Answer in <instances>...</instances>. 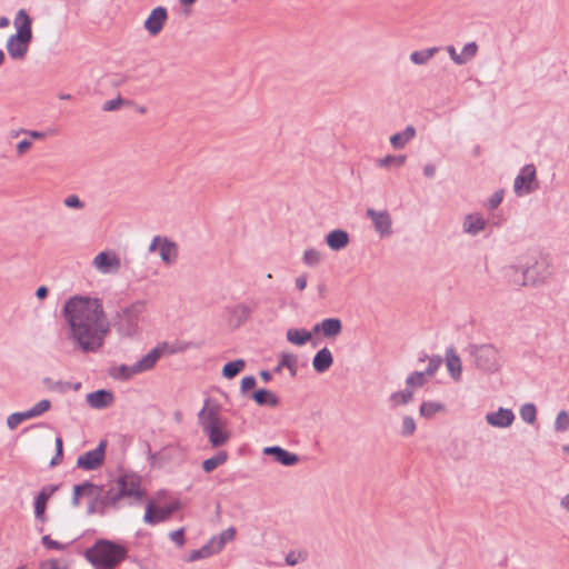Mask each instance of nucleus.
<instances>
[{
  "instance_id": "nucleus-1",
  "label": "nucleus",
  "mask_w": 569,
  "mask_h": 569,
  "mask_svg": "<svg viewBox=\"0 0 569 569\" xmlns=\"http://www.w3.org/2000/svg\"><path fill=\"white\" fill-rule=\"evenodd\" d=\"M66 339L74 350L96 353L102 349L111 323L102 299L90 295L69 297L61 310Z\"/></svg>"
},
{
  "instance_id": "nucleus-2",
  "label": "nucleus",
  "mask_w": 569,
  "mask_h": 569,
  "mask_svg": "<svg viewBox=\"0 0 569 569\" xmlns=\"http://www.w3.org/2000/svg\"><path fill=\"white\" fill-rule=\"evenodd\" d=\"M549 259L536 250L508 253L503 277L515 286L538 287L549 278Z\"/></svg>"
},
{
  "instance_id": "nucleus-3",
  "label": "nucleus",
  "mask_w": 569,
  "mask_h": 569,
  "mask_svg": "<svg viewBox=\"0 0 569 569\" xmlns=\"http://www.w3.org/2000/svg\"><path fill=\"white\" fill-rule=\"evenodd\" d=\"M198 422L212 448H221L230 441L232 432L228 420L221 416L219 405L206 401L198 413Z\"/></svg>"
},
{
  "instance_id": "nucleus-4",
  "label": "nucleus",
  "mask_w": 569,
  "mask_h": 569,
  "mask_svg": "<svg viewBox=\"0 0 569 569\" xmlns=\"http://www.w3.org/2000/svg\"><path fill=\"white\" fill-rule=\"evenodd\" d=\"M84 556L96 569H114L126 558L127 549L120 543L100 539L86 550Z\"/></svg>"
},
{
  "instance_id": "nucleus-5",
  "label": "nucleus",
  "mask_w": 569,
  "mask_h": 569,
  "mask_svg": "<svg viewBox=\"0 0 569 569\" xmlns=\"http://www.w3.org/2000/svg\"><path fill=\"white\" fill-rule=\"evenodd\" d=\"M142 495L140 477L133 473H126L120 476L107 491V499L114 507L121 498H141Z\"/></svg>"
},
{
  "instance_id": "nucleus-6",
  "label": "nucleus",
  "mask_w": 569,
  "mask_h": 569,
  "mask_svg": "<svg viewBox=\"0 0 569 569\" xmlns=\"http://www.w3.org/2000/svg\"><path fill=\"white\" fill-rule=\"evenodd\" d=\"M162 493L150 499L146 507L143 521L148 525H157L163 522L170 518V516L180 508V502L177 500L170 501L169 503L162 505Z\"/></svg>"
},
{
  "instance_id": "nucleus-7",
  "label": "nucleus",
  "mask_w": 569,
  "mask_h": 569,
  "mask_svg": "<svg viewBox=\"0 0 569 569\" xmlns=\"http://www.w3.org/2000/svg\"><path fill=\"white\" fill-rule=\"evenodd\" d=\"M150 253H157L161 262L167 267H172L179 259L178 244L164 236H156L151 239L148 247Z\"/></svg>"
},
{
  "instance_id": "nucleus-8",
  "label": "nucleus",
  "mask_w": 569,
  "mask_h": 569,
  "mask_svg": "<svg viewBox=\"0 0 569 569\" xmlns=\"http://www.w3.org/2000/svg\"><path fill=\"white\" fill-rule=\"evenodd\" d=\"M91 268L100 276H114L121 270V259L112 249L101 250L93 256Z\"/></svg>"
},
{
  "instance_id": "nucleus-9",
  "label": "nucleus",
  "mask_w": 569,
  "mask_h": 569,
  "mask_svg": "<svg viewBox=\"0 0 569 569\" xmlns=\"http://www.w3.org/2000/svg\"><path fill=\"white\" fill-rule=\"evenodd\" d=\"M168 20V9L163 6L154 7L143 21V29L149 37L156 38L163 31Z\"/></svg>"
},
{
  "instance_id": "nucleus-10",
  "label": "nucleus",
  "mask_w": 569,
  "mask_h": 569,
  "mask_svg": "<svg viewBox=\"0 0 569 569\" xmlns=\"http://www.w3.org/2000/svg\"><path fill=\"white\" fill-rule=\"evenodd\" d=\"M58 487L54 485L44 486L41 491L36 496L33 502L34 519L38 523L44 525L48 521L46 513L49 499L57 491Z\"/></svg>"
},
{
  "instance_id": "nucleus-11",
  "label": "nucleus",
  "mask_w": 569,
  "mask_h": 569,
  "mask_svg": "<svg viewBox=\"0 0 569 569\" xmlns=\"http://www.w3.org/2000/svg\"><path fill=\"white\" fill-rule=\"evenodd\" d=\"M489 226V220L479 212H471L463 217L461 229L465 234L476 237L483 232Z\"/></svg>"
},
{
  "instance_id": "nucleus-12",
  "label": "nucleus",
  "mask_w": 569,
  "mask_h": 569,
  "mask_svg": "<svg viewBox=\"0 0 569 569\" xmlns=\"http://www.w3.org/2000/svg\"><path fill=\"white\" fill-rule=\"evenodd\" d=\"M31 41L32 40H30V39L10 34L6 41V49H7L9 57L13 61L24 60L29 52Z\"/></svg>"
},
{
  "instance_id": "nucleus-13",
  "label": "nucleus",
  "mask_w": 569,
  "mask_h": 569,
  "mask_svg": "<svg viewBox=\"0 0 569 569\" xmlns=\"http://www.w3.org/2000/svg\"><path fill=\"white\" fill-rule=\"evenodd\" d=\"M144 309V302L136 301L122 310V317L128 322L126 327H121V331L126 336H133L138 332V317Z\"/></svg>"
},
{
  "instance_id": "nucleus-14",
  "label": "nucleus",
  "mask_w": 569,
  "mask_h": 569,
  "mask_svg": "<svg viewBox=\"0 0 569 569\" xmlns=\"http://www.w3.org/2000/svg\"><path fill=\"white\" fill-rule=\"evenodd\" d=\"M367 216L372 221L376 232L381 237H389L392 232V219L386 210L368 209Z\"/></svg>"
},
{
  "instance_id": "nucleus-15",
  "label": "nucleus",
  "mask_w": 569,
  "mask_h": 569,
  "mask_svg": "<svg viewBox=\"0 0 569 569\" xmlns=\"http://www.w3.org/2000/svg\"><path fill=\"white\" fill-rule=\"evenodd\" d=\"M447 413V405L438 399H423L419 406V416L426 420H432Z\"/></svg>"
},
{
  "instance_id": "nucleus-16",
  "label": "nucleus",
  "mask_w": 569,
  "mask_h": 569,
  "mask_svg": "<svg viewBox=\"0 0 569 569\" xmlns=\"http://www.w3.org/2000/svg\"><path fill=\"white\" fill-rule=\"evenodd\" d=\"M446 51L455 64L463 66L477 56L478 44L475 41L468 42L463 46L460 52H458L453 46H448Z\"/></svg>"
},
{
  "instance_id": "nucleus-17",
  "label": "nucleus",
  "mask_w": 569,
  "mask_h": 569,
  "mask_svg": "<svg viewBox=\"0 0 569 569\" xmlns=\"http://www.w3.org/2000/svg\"><path fill=\"white\" fill-rule=\"evenodd\" d=\"M104 458V445L100 443L96 449L88 451L77 459V466L84 470H94L101 466Z\"/></svg>"
},
{
  "instance_id": "nucleus-18",
  "label": "nucleus",
  "mask_w": 569,
  "mask_h": 569,
  "mask_svg": "<svg viewBox=\"0 0 569 569\" xmlns=\"http://www.w3.org/2000/svg\"><path fill=\"white\" fill-rule=\"evenodd\" d=\"M86 402L91 409L102 410L114 403V395L111 390L100 389L88 393Z\"/></svg>"
},
{
  "instance_id": "nucleus-19",
  "label": "nucleus",
  "mask_w": 569,
  "mask_h": 569,
  "mask_svg": "<svg viewBox=\"0 0 569 569\" xmlns=\"http://www.w3.org/2000/svg\"><path fill=\"white\" fill-rule=\"evenodd\" d=\"M313 333H321L327 339H336L342 332V322L339 318H326L316 323Z\"/></svg>"
},
{
  "instance_id": "nucleus-20",
  "label": "nucleus",
  "mask_w": 569,
  "mask_h": 569,
  "mask_svg": "<svg viewBox=\"0 0 569 569\" xmlns=\"http://www.w3.org/2000/svg\"><path fill=\"white\" fill-rule=\"evenodd\" d=\"M252 315V309L247 303H237L227 309L228 323L233 328H239L247 322Z\"/></svg>"
},
{
  "instance_id": "nucleus-21",
  "label": "nucleus",
  "mask_w": 569,
  "mask_h": 569,
  "mask_svg": "<svg viewBox=\"0 0 569 569\" xmlns=\"http://www.w3.org/2000/svg\"><path fill=\"white\" fill-rule=\"evenodd\" d=\"M13 27L16 30V32L13 33L14 36L30 40L33 39L32 19L24 9H19L17 11L13 19Z\"/></svg>"
},
{
  "instance_id": "nucleus-22",
  "label": "nucleus",
  "mask_w": 569,
  "mask_h": 569,
  "mask_svg": "<svg viewBox=\"0 0 569 569\" xmlns=\"http://www.w3.org/2000/svg\"><path fill=\"white\" fill-rule=\"evenodd\" d=\"M102 496V489L91 482H83L73 487V506H79L80 499L86 497L90 500H98Z\"/></svg>"
},
{
  "instance_id": "nucleus-23",
  "label": "nucleus",
  "mask_w": 569,
  "mask_h": 569,
  "mask_svg": "<svg viewBox=\"0 0 569 569\" xmlns=\"http://www.w3.org/2000/svg\"><path fill=\"white\" fill-rule=\"evenodd\" d=\"M476 365L481 369H489L496 359V348L491 345H481L473 348Z\"/></svg>"
},
{
  "instance_id": "nucleus-24",
  "label": "nucleus",
  "mask_w": 569,
  "mask_h": 569,
  "mask_svg": "<svg viewBox=\"0 0 569 569\" xmlns=\"http://www.w3.org/2000/svg\"><path fill=\"white\" fill-rule=\"evenodd\" d=\"M325 241L332 251H341L349 246L350 236L346 230L335 229L326 234Z\"/></svg>"
},
{
  "instance_id": "nucleus-25",
  "label": "nucleus",
  "mask_w": 569,
  "mask_h": 569,
  "mask_svg": "<svg viewBox=\"0 0 569 569\" xmlns=\"http://www.w3.org/2000/svg\"><path fill=\"white\" fill-rule=\"evenodd\" d=\"M161 357H163V352L158 343L148 353L134 362L138 373L140 375L152 370Z\"/></svg>"
},
{
  "instance_id": "nucleus-26",
  "label": "nucleus",
  "mask_w": 569,
  "mask_h": 569,
  "mask_svg": "<svg viewBox=\"0 0 569 569\" xmlns=\"http://www.w3.org/2000/svg\"><path fill=\"white\" fill-rule=\"evenodd\" d=\"M266 456H272L273 459L283 466H295L299 462V457L281 447H266L263 449Z\"/></svg>"
},
{
  "instance_id": "nucleus-27",
  "label": "nucleus",
  "mask_w": 569,
  "mask_h": 569,
  "mask_svg": "<svg viewBox=\"0 0 569 569\" xmlns=\"http://www.w3.org/2000/svg\"><path fill=\"white\" fill-rule=\"evenodd\" d=\"M446 367L451 379L459 382L462 377V362L453 349L446 351Z\"/></svg>"
},
{
  "instance_id": "nucleus-28",
  "label": "nucleus",
  "mask_w": 569,
  "mask_h": 569,
  "mask_svg": "<svg viewBox=\"0 0 569 569\" xmlns=\"http://www.w3.org/2000/svg\"><path fill=\"white\" fill-rule=\"evenodd\" d=\"M416 134V128L413 126H407L405 130L391 134L389 141L395 150H402Z\"/></svg>"
},
{
  "instance_id": "nucleus-29",
  "label": "nucleus",
  "mask_w": 569,
  "mask_h": 569,
  "mask_svg": "<svg viewBox=\"0 0 569 569\" xmlns=\"http://www.w3.org/2000/svg\"><path fill=\"white\" fill-rule=\"evenodd\" d=\"M332 353L328 348L325 347L315 355L312 359V367L317 372L322 373L332 366Z\"/></svg>"
},
{
  "instance_id": "nucleus-30",
  "label": "nucleus",
  "mask_w": 569,
  "mask_h": 569,
  "mask_svg": "<svg viewBox=\"0 0 569 569\" xmlns=\"http://www.w3.org/2000/svg\"><path fill=\"white\" fill-rule=\"evenodd\" d=\"M159 346L163 352V356L182 353L196 347L193 342L182 340H176L173 342L162 341L159 342Z\"/></svg>"
},
{
  "instance_id": "nucleus-31",
  "label": "nucleus",
  "mask_w": 569,
  "mask_h": 569,
  "mask_svg": "<svg viewBox=\"0 0 569 569\" xmlns=\"http://www.w3.org/2000/svg\"><path fill=\"white\" fill-rule=\"evenodd\" d=\"M236 529L230 527L223 531H221L218 536H213L208 543L214 551V553H219L227 542H230L234 539Z\"/></svg>"
},
{
  "instance_id": "nucleus-32",
  "label": "nucleus",
  "mask_w": 569,
  "mask_h": 569,
  "mask_svg": "<svg viewBox=\"0 0 569 569\" xmlns=\"http://www.w3.org/2000/svg\"><path fill=\"white\" fill-rule=\"evenodd\" d=\"M312 331L307 329L290 328L286 332L288 342L295 346H303L312 339Z\"/></svg>"
},
{
  "instance_id": "nucleus-33",
  "label": "nucleus",
  "mask_w": 569,
  "mask_h": 569,
  "mask_svg": "<svg viewBox=\"0 0 569 569\" xmlns=\"http://www.w3.org/2000/svg\"><path fill=\"white\" fill-rule=\"evenodd\" d=\"M252 399L257 402L259 406H267V407H277L279 405V399L272 392L268 389H259L252 395Z\"/></svg>"
},
{
  "instance_id": "nucleus-34",
  "label": "nucleus",
  "mask_w": 569,
  "mask_h": 569,
  "mask_svg": "<svg viewBox=\"0 0 569 569\" xmlns=\"http://www.w3.org/2000/svg\"><path fill=\"white\" fill-rule=\"evenodd\" d=\"M134 363L132 365H119L110 369V376L117 380H129L134 376H138Z\"/></svg>"
},
{
  "instance_id": "nucleus-35",
  "label": "nucleus",
  "mask_w": 569,
  "mask_h": 569,
  "mask_svg": "<svg viewBox=\"0 0 569 569\" xmlns=\"http://www.w3.org/2000/svg\"><path fill=\"white\" fill-rule=\"evenodd\" d=\"M407 157L405 154H388L376 160V166L386 169H397L405 166Z\"/></svg>"
},
{
  "instance_id": "nucleus-36",
  "label": "nucleus",
  "mask_w": 569,
  "mask_h": 569,
  "mask_svg": "<svg viewBox=\"0 0 569 569\" xmlns=\"http://www.w3.org/2000/svg\"><path fill=\"white\" fill-rule=\"evenodd\" d=\"M539 188L538 180H515L513 191L518 197H525Z\"/></svg>"
},
{
  "instance_id": "nucleus-37",
  "label": "nucleus",
  "mask_w": 569,
  "mask_h": 569,
  "mask_svg": "<svg viewBox=\"0 0 569 569\" xmlns=\"http://www.w3.org/2000/svg\"><path fill=\"white\" fill-rule=\"evenodd\" d=\"M413 400V391L410 389H403L395 391L390 395L389 401L393 408L406 406Z\"/></svg>"
},
{
  "instance_id": "nucleus-38",
  "label": "nucleus",
  "mask_w": 569,
  "mask_h": 569,
  "mask_svg": "<svg viewBox=\"0 0 569 569\" xmlns=\"http://www.w3.org/2000/svg\"><path fill=\"white\" fill-rule=\"evenodd\" d=\"M437 52V47L413 51L410 53V61L413 64L423 66L427 64Z\"/></svg>"
},
{
  "instance_id": "nucleus-39",
  "label": "nucleus",
  "mask_w": 569,
  "mask_h": 569,
  "mask_svg": "<svg viewBox=\"0 0 569 569\" xmlns=\"http://www.w3.org/2000/svg\"><path fill=\"white\" fill-rule=\"evenodd\" d=\"M323 261V253L317 248H307L302 253V262L310 268L318 267Z\"/></svg>"
},
{
  "instance_id": "nucleus-40",
  "label": "nucleus",
  "mask_w": 569,
  "mask_h": 569,
  "mask_svg": "<svg viewBox=\"0 0 569 569\" xmlns=\"http://www.w3.org/2000/svg\"><path fill=\"white\" fill-rule=\"evenodd\" d=\"M282 368H287L291 376L295 377L297 375V357L292 353H282L274 370L280 372Z\"/></svg>"
},
{
  "instance_id": "nucleus-41",
  "label": "nucleus",
  "mask_w": 569,
  "mask_h": 569,
  "mask_svg": "<svg viewBox=\"0 0 569 569\" xmlns=\"http://www.w3.org/2000/svg\"><path fill=\"white\" fill-rule=\"evenodd\" d=\"M520 418L528 425H535L537 422L538 410L535 403H523L519 409Z\"/></svg>"
},
{
  "instance_id": "nucleus-42",
  "label": "nucleus",
  "mask_w": 569,
  "mask_h": 569,
  "mask_svg": "<svg viewBox=\"0 0 569 569\" xmlns=\"http://www.w3.org/2000/svg\"><path fill=\"white\" fill-rule=\"evenodd\" d=\"M228 459V455L226 451H219L213 457L206 459L202 462V469L206 472H212L219 466L223 465Z\"/></svg>"
},
{
  "instance_id": "nucleus-43",
  "label": "nucleus",
  "mask_w": 569,
  "mask_h": 569,
  "mask_svg": "<svg viewBox=\"0 0 569 569\" xmlns=\"http://www.w3.org/2000/svg\"><path fill=\"white\" fill-rule=\"evenodd\" d=\"M246 367V361L242 359H237L234 361H230L226 363L222 368V376L227 379H232L237 375H239Z\"/></svg>"
},
{
  "instance_id": "nucleus-44",
  "label": "nucleus",
  "mask_w": 569,
  "mask_h": 569,
  "mask_svg": "<svg viewBox=\"0 0 569 569\" xmlns=\"http://www.w3.org/2000/svg\"><path fill=\"white\" fill-rule=\"evenodd\" d=\"M428 378L422 371H413L406 379L407 389L415 392L416 389L422 388L427 382Z\"/></svg>"
},
{
  "instance_id": "nucleus-45",
  "label": "nucleus",
  "mask_w": 569,
  "mask_h": 569,
  "mask_svg": "<svg viewBox=\"0 0 569 569\" xmlns=\"http://www.w3.org/2000/svg\"><path fill=\"white\" fill-rule=\"evenodd\" d=\"M51 408V401L48 399H42L34 403L30 409L26 410L29 420L38 418L49 411Z\"/></svg>"
},
{
  "instance_id": "nucleus-46",
  "label": "nucleus",
  "mask_w": 569,
  "mask_h": 569,
  "mask_svg": "<svg viewBox=\"0 0 569 569\" xmlns=\"http://www.w3.org/2000/svg\"><path fill=\"white\" fill-rule=\"evenodd\" d=\"M555 431L557 432H566L569 430V412L566 410H561L558 412L555 422H553Z\"/></svg>"
},
{
  "instance_id": "nucleus-47",
  "label": "nucleus",
  "mask_w": 569,
  "mask_h": 569,
  "mask_svg": "<svg viewBox=\"0 0 569 569\" xmlns=\"http://www.w3.org/2000/svg\"><path fill=\"white\" fill-rule=\"evenodd\" d=\"M216 555L210 545L207 542L203 547L198 550H192L189 553L188 561L193 562L200 559H206Z\"/></svg>"
},
{
  "instance_id": "nucleus-48",
  "label": "nucleus",
  "mask_w": 569,
  "mask_h": 569,
  "mask_svg": "<svg viewBox=\"0 0 569 569\" xmlns=\"http://www.w3.org/2000/svg\"><path fill=\"white\" fill-rule=\"evenodd\" d=\"M26 420H29L26 411L13 412L7 417V427L10 430H16Z\"/></svg>"
},
{
  "instance_id": "nucleus-49",
  "label": "nucleus",
  "mask_w": 569,
  "mask_h": 569,
  "mask_svg": "<svg viewBox=\"0 0 569 569\" xmlns=\"http://www.w3.org/2000/svg\"><path fill=\"white\" fill-rule=\"evenodd\" d=\"M416 421L410 416H405L401 420V433L402 436L409 437L416 431Z\"/></svg>"
},
{
  "instance_id": "nucleus-50",
  "label": "nucleus",
  "mask_w": 569,
  "mask_h": 569,
  "mask_svg": "<svg viewBox=\"0 0 569 569\" xmlns=\"http://www.w3.org/2000/svg\"><path fill=\"white\" fill-rule=\"evenodd\" d=\"M108 506H111L110 502L108 501L107 499V496L104 497V499L100 500H91L89 507H88V513L89 515H93V513H103L104 511V508L108 507Z\"/></svg>"
},
{
  "instance_id": "nucleus-51",
  "label": "nucleus",
  "mask_w": 569,
  "mask_h": 569,
  "mask_svg": "<svg viewBox=\"0 0 569 569\" xmlns=\"http://www.w3.org/2000/svg\"><path fill=\"white\" fill-rule=\"evenodd\" d=\"M516 419V416L511 409L500 407V428L510 427Z\"/></svg>"
},
{
  "instance_id": "nucleus-52",
  "label": "nucleus",
  "mask_w": 569,
  "mask_h": 569,
  "mask_svg": "<svg viewBox=\"0 0 569 569\" xmlns=\"http://www.w3.org/2000/svg\"><path fill=\"white\" fill-rule=\"evenodd\" d=\"M440 365H441V358L440 357H431L428 360V366H427L426 370L422 371V372L425 373V376L428 379H430V378H432L436 375V372L438 371Z\"/></svg>"
},
{
  "instance_id": "nucleus-53",
  "label": "nucleus",
  "mask_w": 569,
  "mask_h": 569,
  "mask_svg": "<svg viewBox=\"0 0 569 569\" xmlns=\"http://www.w3.org/2000/svg\"><path fill=\"white\" fill-rule=\"evenodd\" d=\"M33 141L31 139H22L17 143L16 153L19 157L24 156L32 148Z\"/></svg>"
},
{
  "instance_id": "nucleus-54",
  "label": "nucleus",
  "mask_w": 569,
  "mask_h": 569,
  "mask_svg": "<svg viewBox=\"0 0 569 569\" xmlns=\"http://www.w3.org/2000/svg\"><path fill=\"white\" fill-rule=\"evenodd\" d=\"M40 569H69V563L64 560H48L41 565Z\"/></svg>"
},
{
  "instance_id": "nucleus-55",
  "label": "nucleus",
  "mask_w": 569,
  "mask_h": 569,
  "mask_svg": "<svg viewBox=\"0 0 569 569\" xmlns=\"http://www.w3.org/2000/svg\"><path fill=\"white\" fill-rule=\"evenodd\" d=\"M123 103H124V101L120 97H118L116 99L106 101L102 104V110L106 112L114 111V110L120 109L123 106Z\"/></svg>"
},
{
  "instance_id": "nucleus-56",
  "label": "nucleus",
  "mask_w": 569,
  "mask_h": 569,
  "mask_svg": "<svg viewBox=\"0 0 569 569\" xmlns=\"http://www.w3.org/2000/svg\"><path fill=\"white\" fill-rule=\"evenodd\" d=\"M56 450L57 453L50 462V466H57L61 462L63 456V442L60 437L56 438Z\"/></svg>"
},
{
  "instance_id": "nucleus-57",
  "label": "nucleus",
  "mask_w": 569,
  "mask_h": 569,
  "mask_svg": "<svg viewBox=\"0 0 569 569\" xmlns=\"http://www.w3.org/2000/svg\"><path fill=\"white\" fill-rule=\"evenodd\" d=\"M169 538L171 539V541H173L178 547H182L186 542V539H184V529L181 528V529H178V530H174V531H171L169 533Z\"/></svg>"
},
{
  "instance_id": "nucleus-58",
  "label": "nucleus",
  "mask_w": 569,
  "mask_h": 569,
  "mask_svg": "<svg viewBox=\"0 0 569 569\" xmlns=\"http://www.w3.org/2000/svg\"><path fill=\"white\" fill-rule=\"evenodd\" d=\"M256 378L253 376H247L241 380V391L247 392L256 387Z\"/></svg>"
},
{
  "instance_id": "nucleus-59",
  "label": "nucleus",
  "mask_w": 569,
  "mask_h": 569,
  "mask_svg": "<svg viewBox=\"0 0 569 569\" xmlns=\"http://www.w3.org/2000/svg\"><path fill=\"white\" fill-rule=\"evenodd\" d=\"M516 178H536V167L533 164L525 166Z\"/></svg>"
},
{
  "instance_id": "nucleus-60",
  "label": "nucleus",
  "mask_w": 569,
  "mask_h": 569,
  "mask_svg": "<svg viewBox=\"0 0 569 569\" xmlns=\"http://www.w3.org/2000/svg\"><path fill=\"white\" fill-rule=\"evenodd\" d=\"M42 545L46 547V548H49V549H56V550H61L63 548V545L56 541V540H52L49 536H43L42 537Z\"/></svg>"
},
{
  "instance_id": "nucleus-61",
  "label": "nucleus",
  "mask_w": 569,
  "mask_h": 569,
  "mask_svg": "<svg viewBox=\"0 0 569 569\" xmlns=\"http://www.w3.org/2000/svg\"><path fill=\"white\" fill-rule=\"evenodd\" d=\"M63 203L68 207V208H82V202L80 201V199L77 197V196H68L64 200H63Z\"/></svg>"
},
{
  "instance_id": "nucleus-62",
  "label": "nucleus",
  "mask_w": 569,
  "mask_h": 569,
  "mask_svg": "<svg viewBox=\"0 0 569 569\" xmlns=\"http://www.w3.org/2000/svg\"><path fill=\"white\" fill-rule=\"evenodd\" d=\"M437 163L436 162H428L423 166V174L427 177H432L437 174Z\"/></svg>"
},
{
  "instance_id": "nucleus-63",
  "label": "nucleus",
  "mask_w": 569,
  "mask_h": 569,
  "mask_svg": "<svg viewBox=\"0 0 569 569\" xmlns=\"http://www.w3.org/2000/svg\"><path fill=\"white\" fill-rule=\"evenodd\" d=\"M295 284H296V288L299 290V291H302L306 289L307 287V276L306 274H300L298 276L296 279H295Z\"/></svg>"
},
{
  "instance_id": "nucleus-64",
  "label": "nucleus",
  "mask_w": 569,
  "mask_h": 569,
  "mask_svg": "<svg viewBox=\"0 0 569 569\" xmlns=\"http://www.w3.org/2000/svg\"><path fill=\"white\" fill-rule=\"evenodd\" d=\"M559 506L563 511L569 513V492L560 498Z\"/></svg>"
}]
</instances>
